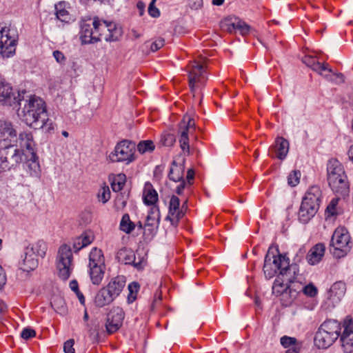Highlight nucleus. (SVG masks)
Returning <instances> with one entry per match:
<instances>
[{"label": "nucleus", "mask_w": 353, "mask_h": 353, "mask_svg": "<svg viewBox=\"0 0 353 353\" xmlns=\"http://www.w3.org/2000/svg\"><path fill=\"white\" fill-rule=\"evenodd\" d=\"M74 339H69L66 341L63 344L64 353H74L75 350L74 348Z\"/></svg>", "instance_id": "obj_54"}, {"label": "nucleus", "mask_w": 353, "mask_h": 353, "mask_svg": "<svg viewBox=\"0 0 353 353\" xmlns=\"http://www.w3.org/2000/svg\"><path fill=\"white\" fill-rule=\"evenodd\" d=\"M195 131V121L188 116H185L179 123L178 129L179 141L183 152L190 154L189 135Z\"/></svg>", "instance_id": "obj_12"}, {"label": "nucleus", "mask_w": 353, "mask_h": 353, "mask_svg": "<svg viewBox=\"0 0 353 353\" xmlns=\"http://www.w3.org/2000/svg\"><path fill=\"white\" fill-rule=\"evenodd\" d=\"M236 18H227L221 21V28L228 32H233L236 30Z\"/></svg>", "instance_id": "obj_38"}, {"label": "nucleus", "mask_w": 353, "mask_h": 353, "mask_svg": "<svg viewBox=\"0 0 353 353\" xmlns=\"http://www.w3.org/2000/svg\"><path fill=\"white\" fill-rule=\"evenodd\" d=\"M300 176L301 172L299 171H292L288 177V184L292 187L296 186L299 183Z\"/></svg>", "instance_id": "obj_46"}, {"label": "nucleus", "mask_w": 353, "mask_h": 353, "mask_svg": "<svg viewBox=\"0 0 353 353\" xmlns=\"http://www.w3.org/2000/svg\"><path fill=\"white\" fill-rule=\"evenodd\" d=\"M189 86L194 92L199 84H203L207 79L205 76V68L196 61H192L188 66Z\"/></svg>", "instance_id": "obj_13"}, {"label": "nucleus", "mask_w": 353, "mask_h": 353, "mask_svg": "<svg viewBox=\"0 0 353 353\" xmlns=\"http://www.w3.org/2000/svg\"><path fill=\"white\" fill-rule=\"evenodd\" d=\"M84 245H81V241L79 237H77L74 240L73 242V248L75 250L76 252L80 250L81 248H84Z\"/></svg>", "instance_id": "obj_57"}, {"label": "nucleus", "mask_w": 353, "mask_h": 353, "mask_svg": "<svg viewBox=\"0 0 353 353\" xmlns=\"http://www.w3.org/2000/svg\"><path fill=\"white\" fill-rule=\"evenodd\" d=\"M321 196L319 186L312 185L307 190L299 211V219L301 223H307L315 215L319 208Z\"/></svg>", "instance_id": "obj_4"}, {"label": "nucleus", "mask_w": 353, "mask_h": 353, "mask_svg": "<svg viewBox=\"0 0 353 353\" xmlns=\"http://www.w3.org/2000/svg\"><path fill=\"white\" fill-rule=\"evenodd\" d=\"M107 30V38L110 42L119 40L122 35L121 28H119L114 22L109 21Z\"/></svg>", "instance_id": "obj_35"}, {"label": "nucleus", "mask_w": 353, "mask_h": 353, "mask_svg": "<svg viewBox=\"0 0 353 353\" xmlns=\"http://www.w3.org/2000/svg\"><path fill=\"white\" fill-rule=\"evenodd\" d=\"M279 271V274L286 276V280L292 281L295 274H299L297 264H290L285 255L279 253L278 248L270 247L265 257L263 272L268 279L272 278Z\"/></svg>", "instance_id": "obj_1"}, {"label": "nucleus", "mask_w": 353, "mask_h": 353, "mask_svg": "<svg viewBox=\"0 0 353 353\" xmlns=\"http://www.w3.org/2000/svg\"><path fill=\"white\" fill-rule=\"evenodd\" d=\"M114 300L113 296L110 294L107 288L104 287L96 294L94 303L97 306L101 307L110 304Z\"/></svg>", "instance_id": "obj_29"}, {"label": "nucleus", "mask_w": 353, "mask_h": 353, "mask_svg": "<svg viewBox=\"0 0 353 353\" xmlns=\"http://www.w3.org/2000/svg\"><path fill=\"white\" fill-rule=\"evenodd\" d=\"M303 62L306 65L311 68L314 71L323 76L327 79L330 81L333 80L331 77L332 70L331 68H328L327 64L321 63L316 60L315 57L312 56H305L303 58Z\"/></svg>", "instance_id": "obj_21"}, {"label": "nucleus", "mask_w": 353, "mask_h": 353, "mask_svg": "<svg viewBox=\"0 0 353 353\" xmlns=\"http://www.w3.org/2000/svg\"><path fill=\"white\" fill-rule=\"evenodd\" d=\"M341 324L334 320L325 321L316 332L314 343L319 348L326 349L330 347L340 336Z\"/></svg>", "instance_id": "obj_6"}, {"label": "nucleus", "mask_w": 353, "mask_h": 353, "mask_svg": "<svg viewBox=\"0 0 353 353\" xmlns=\"http://www.w3.org/2000/svg\"><path fill=\"white\" fill-rule=\"evenodd\" d=\"M88 272L92 284L99 285L104 276L105 265L101 250L93 248L89 254Z\"/></svg>", "instance_id": "obj_7"}, {"label": "nucleus", "mask_w": 353, "mask_h": 353, "mask_svg": "<svg viewBox=\"0 0 353 353\" xmlns=\"http://www.w3.org/2000/svg\"><path fill=\"white\" fill-rule=\"evenodd\" d=\"M325 247L323 243H317L308 252L306 259L309 264L316 265L319 263L324 256Z\"/></svg>", "instance_id": "obj_23"}, {"label": "nucleus", "mask_w": 353, "mask_h": 353, "mask_svg": "<svg viewBox=\"0 0 353 353\" xmlns=\"http://www.w3.org/2000/svg\"><path fill=\"white\" fill-rule=\"evenodd\" d=\"M285 353H299L296 347H292L286 350Z\"/></svg>", "instance_id": "obj_64"}, {"label": "nucleus", "mask_w": 353, "mask_h": 353, "mask_svg": "<svg viewBox=\"0 0 353 353\" xmlns=\"http://www.w3.org/2000/svg\"><path fill=\"white\" fill-rule=\"evenodd\" d=\"M343 330L340 335L341 348L345 353L353 352V319L347 317L343 323Z\"/></svg>", "instance_id": "obj_14"}, {"label": "nucleus", "mask_w": 353, "mask_h": 353, "mask_svg": "<svg viewBox=\"0 0 353 353\" xmlns=\"http://www.w3.org/2000/svg\"><path fill=\"white\" fill-rule=\"evenodd\" d=\"M345 290L346 287L343 282H336L330 288L328 298L333 303H337L344 296Z\"/></svg>", "instance_id": "obj_25"}, {"label": "nucleus", "mask_w": 353, "mask_h": 353, "mask_svg": "<svg viewBox=\"0 0 353 353\" xmlns=\"http://www.w3.org/2000/svg\"><path fill=\"white\" fill-rule=\"evenodd\" d=\"M135 144L128 140H123L117 144L113 152L109 155L112 162H125L129 164L134 158Z\"/></svg>", "instance_id": "obj_11"}, {"label": "nucleus", "mask_w": 353, "mask_h": 353, "mask_svg": "<svg viewBox=\"0 0 353 353\" xmlns=\"http://www.w3.org/2000/svg\"><path fill=\"white\" fill-rule=\"evenodd\" d=\"M327 180L336 196L345 198L348 196L350 185L342 164L336 159H331L327 164Z\"/></svg>", "instance_id": "obj_2"}, {"label": "nucleus", "mask_w": 353, "mask_h": 353, "mask_svg": "<svg viewBox=\"0 0 353 353\" xmlns=\"http://www.w3.org/2000/svg\"><path fill=\"white\" fill-rule=\"evenodd\" d=\"M20 101L19 99L14 96L10 85L0 75V103L10 105H12V103H18L21 105Z\"/></svg>", "instance_id": "obj_20"}, {"label": "nucleus", "mask_w": 353, "mask_h": 353, "mask_svg": "<svg viewBox=\"0 0 353 353\" xmlns=\"http://www.w3.org/2000/svg\"><path fill=\"white\" fill-rule=\"evenodd\" d=\"M19 141L20 146L23 149L25 148L30 154L31 157L29 161H31L32 163L30 166L36 171L39 166L36 161L37 157L34 150V142L32 134L27 132L20 133Z\"/></svg>", "instance_id": "obj_17"}, {"label": "nucleus", "mask_w": 353, "mask_h": 353, "mask_svg": "<svg viewBox=\"0 0 353 353\" xmlns=\"http://www.w3.org/2000/svg\"><path fill=\"white\" fill-rule=\"evenodd\" d=\"M154 148V143L150 140L141 141L137 145V150L141 154L151 152Z\"/></svg>", "instance_id": "obj_39"}, {"label": "nucleus", "mask_w": 353, "mask_h": 353, "mask_svg": "<svg viewBox=\"0 0 353 353\" xmlns=\"http://www.w3.org/2000/svg\"><path fill=\"white\" fill-rule=\"evenodd\" d=\"M341 197V196H336V198L332 199L330 204L327 205L326 211L330 215L334 216L338 214L336 206Z\"/></svg>", "instance_id": "obj_45"}, {"label": "nucleus", "mask_w": 353, "mask_h": 353, "mask_svg": "<svg viewBox=\"0 0 353 353\" xmlns=\"http://www.w3.org/2000/svg\"><path fill=\"white\" fill-rule=\"evenodd\" d=\"M99 201L105 203L110 199V191L108 186L101 187L97 194Z\"/></svg>", "instance_id": "obj_44"}, {"label": "nucleus", "mask_w": 353, "mask_h": 353, "mask_svg": "<svg viewBox=\"0 0 353 353\" xmlns=\"http://www.w3.org/2000/svg\"><path fill=\"white\" fill-rule=\"evenodd\" d=\"M56 125L53 121L46 117V119H40L38 122L33 125L32 128L34 129H41L44 132L51 134L53 133L55 129Z\"/></svg>", "instance_id": "obj_34"}, {"label": "nucleus", "mask_w": 353, "mask_h": 353, "mask_svg": "<svg viewBox=\"0 0 353 353\" xmlns=\"http://www.w3.org/2000/svg\"><path fill=\"white\" fill-rule=\"evenodd\" d=\"M31 254L36 255L37 257L43 259L47 252V244L43 240H39L34 243H29L26 248Z\"/></svg>", "instance_id": "obj_28"}, {"label": "nucleus", "mask_w": 353, "mask_h": 353, "mask_svg": "<svg viewBox=\"0 0 353 353\" xmlns=\"http://www.w3.org/2000/svg\"><path fill=\"white\" fill-rule=\"evenodd\" d=\"M22 161V152L14 145L0 149V174L17 167Z\"/></svg>", "instance_id": "obj_10"}, {"label": "nucleus", "mask_w": 353, "mask_h": 353, "mask_svg": "<svg viewBox=\"0 0 353 353\" xmlns=\"http://www.w3.org/2000/svg\"><path fill=\"white\" fill-rule=\"evenodd\" d=\"M135 225L130 221V216L128 214H125L121 219L120 223V229L126 234H130L134 229Z\"/></svg>", "instance_id": "obj_37"}, {"label": "nucleus", "mask_w": 353, "mask_h": 353, "mask_svg": "<svg viewBox=\"0 0 353 353\" xmlns=\"http://www.w3.org/2000/svg\"><path fill=\"white\" fill-rule=\"evenodd\" d=\"M160 217L159 208L157 206L151 208L146 217L145 223V231H148L150 234H153L159 228Z\"/></svg>", "instance_id": "obj_22"}, {"label": "nucleus", "mask_w": 353, "mask_h": 353, "mask_svg": "<svg viewBox=\"0 0 353 353\" xmlns=\"http://www.w3.org/2000/svg\"><path fill=\"white\" fill-rule=\"evenodd\" d=\"M9 30L0 28V54L3 57H10L15 52L16 40L9 35Z\"/></svg>", "instance_id": "obj_18"}, {"label": "nucleus", "mask_w": 353, "mask_h": 353, "mask_svg": "<svg viewBox=\"0 0 353 353\" xmlns=\"http://www.w3.org/2000/svg\"><path fill=\"white\" fill-rule=\"evenodd\" d=\"M301 290L303 291V293L305 294L310 296L311 297L314 296L317 293L316 288L312 284L307 285L305 287H302L301 285V290H299V292H301Z\"/></svg>", "instance_id": "obj_49"}, {"label": "nucleus", "mask_w": 353, "mask_h": 353, "mask_svg": "<svg viewBox=\"0 0 353 353\" xmlns=\"http://www.w3.org/2000/svg\"><path fill=\"white\" fill-rule=\"evenodd\" d=\"M79 237L81 239V245L85 247L90 245L94 240V234L91 231L85 232Z\"/></svg>", "instance_id": "obj_48"}, {"label": "nucleus", "mask_w": 353, "mask_h": 353, "mask_svg": "<svg viewBox=\"0 0 353 353\" xmlns=\"http://www.w3.org/2000/svg\"><path fill=\"white\" fill-rule=\"evenodd\" d=\"M56 265L59 276L63 281L67 280L73 268L72 250L67 244H63L59 248Z\"/></svg>", "instance_id": "obj_9"}, {"label": "nucleus", "mask_w": 353, "mask_h": 353, "mask_svg": "<svg viewBox=\"0 0 353 353\" xmlns=\"http://www.w3.org/2000/svg\"><path fill=\"white\" fill-rule=\"evenodd\" d=\"M35 335L36 332L33 329L29 327L24 328L21 333V336L26 340L34 337Z\"/></svg>", "instance_id": "obj_52"}, {"label": "nucleus", "mask_w": 353, "mask_h": 353, "mask_svg": "<svg viewBox=\"0 0 353 353\" xmlns=\"http://www.w3.org/2000/svg\"><path fill=\"white\" fill-rule=\"evenodd\" d=\"M125 176L124 174H120L114 179L111 184L113 191L119 192L123 189L125 184Z\"/></svg>", "instance_id": "obj_43"}, {"label": "nucleus", "mask_w": 353, "mask_h": 353, "mask_svg": "<svg viewBox=\"0 0 353 353\" xmlns=\"http://www.w3.org/2000/svg\"><path fill=\"white\" fill-rule=\"evenodd\" d=\"M176 141V138L173 134L165 132L162 134L160 139V143L163 146L170 147Z\"/></svg>", "instance_id": "obj_41"}, {"label": "nucleus", "mask_w": 353, "mask_h": 353, "mask_svg": "<svg viewBox=\"0 0 353 353\" xmlns=\"http://www.w3.org/2000/svg\"><path fill=\"white\" fill-rule=\"evenodd\" d=\"M158 201V194L150 183H146L143 189V201L146 205H154Z\"/></svg>", "instance_id": "obj_32"}, {"label": "nucleus", "mask_w": 353, "mask_h": 353, "mask_svg": "<svg viewBox=\"0 0 353 353\" xmlns=\"http://www.w3.org/2000/svg\"><path fill=\"white\" fill-rule=\"evenodd\" d=\"M187 201L183 204L181 209H179L180 200L175 196L172 195L170 200L169 212L166 216V220H169L174 227L178 225L179 221L184 216L183 208H186Z\"/></svg>", "instance_id": "obj_16"}, {"label": "nucleus", "mask_w": 353, "mask_h": 353, "mask_svg": "<svg viewBox=\"0 0 353 353\" xmlns=\"http://www.w3.org/2000/svg\"><path fill=\"white\" fill-rule=\"evenodd\" d=\"M296 342V339L293 337L284 336L281 338V344L284 347H289L290 345H293V347H296L295 346Z\"/></svg>", "instance_id": "obj_50"}, {"label": "nucleus", "mask_w": 353, "mask_h": 353, "mask_svg": "<svg viewBox=\"0 0 353 353\" xmlns=\"http://www.w3.org/2000/svg\"><path fill=\"white\" fill-rule=\"evenodd\" d=\"M109 21L100 19L96 17L94 18V28H95L98 32V41L101 39H104L105 41H109L108 39V26Z\"/></svg>", "instance_id": "obj_31"}, {"label": "nucleus", "mask_w": 353, "mask_h": 353, "mask_svg": "<svg viewBox=\"0 0 353 353\" xmlns=\"http://www.w3.org/2000/svg\"><path fill=\"white\" fill-rule=\"evenodd\" d=\"M124 312L121 307L113 308L108 315L105 324L107 332L112 334L117 332L122 325L124 319Z\"/></svg>", "instance_id": "obj_19"}, {"label": "nucleus", "mask_w": 353, "mask_h": 353, "mask_svg": "<svg viewBox=\"0 0 353 353\" xmlns=\"http://www.w3.org/2000/svg\"><path fill=\"white\" fill-rule=\"evenodd\" d=\"M156 1L157 0H152L148 7V12L152 17H157L160 15L159 9L154 6Z\"/></svg>", "instance_id": "obj_53"}, {"label": "nucleus", "mask_w": 353, "mask_h": 353, "mask_svg": "<svg viewBox=\"0 0 353 353\" xmlns=\"http://www.w3.org/2000/svg\"><path fill=\"white\" fill-rule=\"evenodd\" d=\"M6 283V276L3 270L0 265V288H2Z\"/></svg>", "instance_id": "obj_58"}, {"label": "nucleus", "mask_w": 353, "mask_h": 353, "mask_svg": "<svg viewBox=\"0 0 353 353\" xmlns=\"http://www.w3.org/2000/svg\"><path fill=\"white\" fill-rule=\"evenodd\" d=\"M164 43L163 39L159 38L150 44V50L153 52L157 51L164 46Z\"/></svg>", "instance_id": "obj_51"}, {"label": "nucleus", "mask_w": 353, "mask_h": 353, "mask_svg": "<svg viewBox=\"0 0 353 353\" xmlns=\"http://www.w3.org/2000/svg\"><path fill=\"white\" fill-rule=\"evenodd\" d=\"M298 275L299 274H295L292 281L286 280V276L278 275L274 282L273 294L276 296H282L286 305L296 298L301 290V283L296 281Z\"/></svg>", "instance_id": "obj_5"}, {"label": "nucleus", "mask_w": 353, "mask_h": 353, "mask_svg": "<svg viewBox=\"0 0 353 353\" xmlns=\"http://www.w3.org/2000/svg\"><path fill=\"white\" fill-rule=\"evenodd\" d=\"M188 6L192 10H199L203 6V0H188Z\"/></svg>", "instance_id": "obj_55"}, {"label": "nucleus", "mask_w": 353, "mask_h": 353, "mask_svg": "<svg viewBox=\"0 0 353 353\" xmlns=\"http://www.w3.org/2000/svg\"><path fill=\"white\" fill-rule=\"evenodd\" d=\"M70 287L71 290L74 291L75 293L79 292L78 288V283L75 280L70 281Z\"/></svg>", "instance_id": "obj_60"}, {"label": "nucleus", "mask_w": 353, "mask_h": 353, "mask_svg": "<svg viewBox=\"0 0 353 353\" xmlns=\"http://www.w3.org/2000/svg\"><path fill=\"white\" fill-rule=\"evenodd\" d=\"M194 176V173L192 170H189L187 173V179L188 181V183L190 184L191 181L193 180Z\"/></svg>", "instance_id": "obj_61"}, {"label": "nucleus", "mask_w": 353, "mask_h": 353, "mask_svg": "<svg viewBox=\"0 0 353 353\" xmlns=\"http://www.w3.org/2000/svg\"><path fill=\"white\" fill-rule=\"evenodd\" d=\"M61 7L62 6L61 3L55 6L56 17L59 21L66 23L70 19V14L65 9L62 8Z\"/></svg>", "instance_id": "obj_40"}, {"label": "nucleus", "mask_w": 353, "mask_h": 353, "mask_svg": "<svg viewBox=\"0 0 353 353\" xmlns=\"http://www.w3.org/2000/svg\"><path fill=\"white\" fill-rule=\"evenodd\" d=\"M347 156L349 159L353 163V145H352L348 151H347Z\"/></svg>", "instance_id": "obj_62"}, {"label": "nucleus", "mask_w": 353, "mask_h": 353, "mask_svg": "<svg viewBox=\"0 0 353 353\" xmlns=\"http://www.w3.org/2000/svg\"><path fill=\"white\" fill-rule=\"evenodd\" d=\"M250 27L244 21L236 18V30H239L242 35H245L250 32Z\"/></svg>", "instance_id": "obj_47"}, {"label": "nucleus", "mask_w": 353, "mask_h": 353, "mask_svg": "<svg viewBox=\"0 0 353 353\" xmlns=\"http://www.w3.org/2000/svg\"><path fill=\"white\" fill-rule=\"evenodd\" d=\"M94 19H83L81 21L80 38L85 44L98 42V32L94 28Z\"/></svg>", "instance_id": "obj_15"}, {"label": "nucleus", "mask_w": 353, "mask_h": 353, "mask_svg": "<svg viewBox=\"0 0 353 353\" xmlns=\"http://www.w3.org/2000/svg\"><path fill=\"white\" fill-rule=\"evenodd\" d=\"M169 179L174 182L183 180V168L178 165L175 162L172 163L168 174Z\"/></svg>", "instance_id": "obj_36"}, {"label": "nucleus", "mask_w": 353, "mask_h": 353, "mask_svg": "<svg viewBox=\"0 0 353 353\" xmlns=\"http://www.w3.org/2000/svg\"><path fill=\"white\" fill-rule=\"evenodd\" d=\"M17 137V132L12 123L6 121H0V140H10Z\"/></svg>", "instance_id": "obj_30"}, {"label": "nucleus", "mask_w": 353, "mask_h": 353, "mask_svg": "<svg viewBox=\"0 0 353 353\" xmlns=\"http://www.w3.org/2000/svg\"><path fill=\"white\" fill-rule=\"evenodd\" d=\"M117 259L119 261L125 264L133 263L135 267H138L139 264L134 262L135 255L132 250L123 248L117 253Z\"/></svg>", "instance_id": "obj_33"}, {"label": "nucleus", "mask_w": 353, "mask_h": 353, "mask_svg": "<svg viewBox=\"0 0 353 353\" xmlns=\"http://www.w3.org/2000/svg\"><path fill=\"white\" fill-rule=\"evenodd\" d=\"M274 150L276 157L280 159H284L289 151V142L283 137H277L274 145Z\"/></svg>", "instance_id": "obj_27"}, {"label": "nucleus", "mask_w": 353, "mask_h": 353, "mask_svg": "<svg viewBox=\"0 0 353 353\" xmlns=\"http://www.w3.org/2000/svg\"><path fill=\"white\" fill-rule=\"evenodd\" d=\"M350 235L346 228H337L332 236L330 251L336 258L345 256L350 250Z\"/></svg>", "instance_id": "obj_8"}, {"label": "nucleus", "mask_w": 353, "mask_h": 353, "mask_svg": "<svg viewBox=\"0 0 353 353\" xmlns=\"http://www.w3.org/2000/svg\"><path fill=\"white\" fill-rule=\"evenodd\" d=\"M7 306L6 303L0 299V314L4 312L6 310Z\"/></svg>", "instance_id": "obj_63"}, {"label": "nucleus", "mask_w": 353, "mask_h": 353, "mask_svg": "<svg viewBox=\"0 0 353 353\" xmlns=\"http://www.w3.org/2000/svg\"><path fill=\"white\" fill-rule=\"evenodd\" d=\"M129 294L128 296V301L129 303H132L137 298V293L139 289L138 283L132 282L128 285Z\"/></svg>", "instance_id": "obj_42"}, {"label": "nucleus", "mask_w": 353, "mask_h": 353, "mask_svg": "<svg viewBox=\"0 0 353 353\" xmlns=\"http://www.w3.org/2000/svg\"><path fill=\"white\" fill-rule=\"evenodd\" d=\"M179 182H180V184L176 188V192L178 194H181L183 192V190L185 186V182L184 180H181Z\"/></svg>", "instance_id": "obj_59"}, {"label": "nucleus", "mask_w": 353, "mask_h": 353, "mask_svg": "<svg viewBox=\"0 0 353 353\" xmlns=\"http://www.w3.org/2000/svg\"><path fill=\"white\" fill-rule=\"evenodd\" d=\"M39 265V257L24 249V258L21 263V269L25 272L35 270Z\"/></svg>", "instance_id": "obj_26"}, {"label": "nucleus", "mask_w": 353, "mask_h": 353, "mask_svg": "<svg viewBox=\"0 0 353 353\" xmlns=\"http://www.w3.org/2000/svg\"><path fill=\"white\" fill-rule=\"evenodd\" d=\"M125 285V277L123 276H118L112 279L105 288L115 299L122 292Z\"/></svg>", "instance_id": "obj_24"}, {"label": "nucleus", "mask_w": 353, "mask_h": 353, "mask_svg": "<svg viewBox=\"0 0 353 353\" xmlns=\"http://www.w3.org/2000/svg\"><path fill=\"white\" fill-rule=\"evenodd\" d=\"M53 57L59 63H63L66 59L63 53L59 50H54L53 52Z\"/></svg>", "instance_id": "obj_56"}, {"label": "nucleus", "mask_w": 353, "mask_h": 353, "mask_svg": "<svg viewBox=\"0 0 353 353\" xmlns=\"http://www.w3.org/2000/svg\"><path fill=\"white\" fill-rule=\"evenodd\" d=\"M21 119L28 125L32 127L40 119H46L47 112L44 101L39 97H30L26 100L23 108L18 111Z\"/></svg>", "instance_id": "obj_3"}]
</instances>
